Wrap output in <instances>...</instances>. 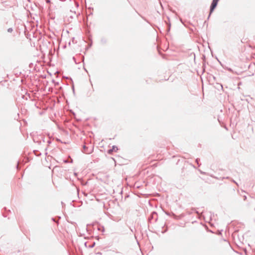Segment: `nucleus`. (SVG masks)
Wrapping results in <instances>:
<instances>
[{"mask_svg":"<svg viewBox=\"0 0 255 255\" xmlns=\"http://www.w3.org/2000/svg\"><path fill=\"white\" fill-rule=\"evenodd\" d=\"M118 150V147L116 145H113L112 149L108 150V153L109 154H112L113 151H117Z\"/></svg>","mask_w":255,"mask_h":255,"instance_id":"3","label":"nucleus"},{"mask_svg":"<svg viewBox=\"0 0 255 255\" xmlns=\"http://www.w3.org/2000/svg\"><path fill=\"white\" fill-rule=\"evenodd\" d=\"M170 25H169L168 26V31H169V30H170Z\"/></svg>","mask_w":255,"mask_h":255,"instance_id":"12","label":"nucleus"},{"mask_svg":"<svg viewBox=\"0 0 255 255\" xmlns=\"http://www.w3.org/2000/svg\"><path fill=\"white\" fill-rule=\"evenodd\" d=\"M53 82L54 83L55 86H57L59 85V82H55L54 80H53Z\"/></svg>","mask_w":255,"mask_h":255,"instance_id":"9","label":"nucleus"},{"mask_svg":"<svg viewBox=\"0 0 255 255\" xmlns=\"http://www.w3.org/2000/svg\"><path fill=\"white\" fill-rule=\"evenodd\" d=\"M52 220L53 221H55V219L54 218H52Z\"/></svg>","mask_w":255,"mask_h":255,"instance_id":"14","label":"nucleus"},{"mask_svg":"<svg viewBox=\"0 0 255 255\" xmlns=\"http://www.w3.org/2000/svg\"><path fill=\"white\" fill-rule=\"evenodd\" d=\"M246 199H247V196L245 195V196H244V200H246Z\"/></svg>","mask_w":255,"mask_h":255,"instance_id":"11","label":"nucleus"},{"mask_svg":"<svg viewBox=\"0 0 255 255\" xmlns=\"http://www.w3.org/2000/svg\"><path fill=\"white\" fill-rule=\"evenodd\" d=\"M13 31V28L12 27L9 28L7 29V32L9 33H11Z\"/></svg>","mask_w":255,"mask_h":255,"instance_id":"6","label":"nucleus"},{"mask_svg":"<svg viewBox=\"0 0 255 255\" xmlns=\"http://www.w3.org/2000/svg\"><path fill=\"white\" fill-rule=\"evenodd\" d=\"M33 152H34L35 154L37 156L39 155H40L41 153H38V151L37 150H34Z\"/></svg>","mask_w":255,"mask_h":255,"instance_id":"7","label":"nucleus"},{"mask_svg":"<svg viewBox=\"0 0 255 255\" xmlns=\"http://www.w3.org/2000/svg\"><path fill=\"white\" fill-rule=\"evenodd\" d=\"M40 139L41 140H40L39 141H37L36 142H38V144H41L42 143H45V141L44 139V137H43V136H40Z\"/></svg>","mask_w":255,"mask_h":255,"instance_id":"4","label":"nucleus"},{"mask_svg":"<svg viewBox=\"0 0 255 255\" xmlns=\"http://www.w3.org/2000/svg\"><path fill=\"white\" fill-rule=\"evenodd\" d=\"M47 2H50V0H47Z\"/></svg>","mask_w":255,"mask_h":255,"instance_id":"13","label":"nucleus"},{"mask_svg":"<svg viewBox=\"0 0 255 255\" xmlns=\"http://www.w3.org/2000/svg\"><path fill=\"white\" fill-rule=\"evenodd\" d=\"M102 228H103V230H102V231H103V232H104V228H103V227H102Z\"/></svg>","mask_w":255,"mask_h":255,"instance_id":"15","label":"nucleus"},{"mask_svg":"<svg viewBox=\"0 0 255 255\" xmlns=\"http://www.w3.org/2000/svg\"><path fill=\"white\" fill-rule=\"evenodd\" d=\"M83 152L86 154H90L91 153L92 150V149H89L88 147H87L86 145H84L83 146Z\"/></svg>","mask_w":255,"mask_h":255,"instance_id":"2","label":"nucleus"},{"mask_svg":"<svg viewBox=\"0 0 255 255\" xmlns=\"http://www.w3.org/2000/svg\"><path fill=\"white\" fill-rule=\"evenodd\" d=\"M48 145H49L51 143V141L50 139H48V140L46 141Z\"/></svg>","mask_w":255,"mask_h":255,"instance_id":"10","label":"nucleus"},{"mask_svg":"<svg viewBox=\"0 0 255 255\" xmlns=\"http://www.w3.org/2000/svg\"><path fill=\"white\" fill-rule=\"evenodd\" d=\"M200 161V159L199 158H197L196 159V162L197 163V164L198 165V166H200V164L199 163V161Z\"/></svg>","mask_w":255,"mask_h":255,"instance_id":"8","label":"nucleus"},{"mask_svg":"<svg viewBox=\"0 0 255 255\" xmlns=\"http://www.w3.org/2000/svg\"><path fill=\"white\" fill-rule=\"evenodd\" d=\"M217 4H218V2L215 1L213 0V1L212 2V3L211 4V6H210V13H209V16L208 17V19L209 18L211 13L213 12V11H214V9L216 7V6L217 5Z\"/></svg>","mask_w":255,"mask_h":255,"instance_id":"1","label":"nucleus"},{"mask_svg":"<svg viewBox=\"0 0 255 255\" xmlns=\"http://www.w3.org/2000/svg\"><path fill=\"white\" fill-rule=\"evenodd\" d=\"M154 216H157V214L153 212L152 213L150 218H149V220H151V218H154Z\"/></svg>","mask_w":255,"mask_h":255,"instance_id":"5","label":"nucleus"}]
</instances>
